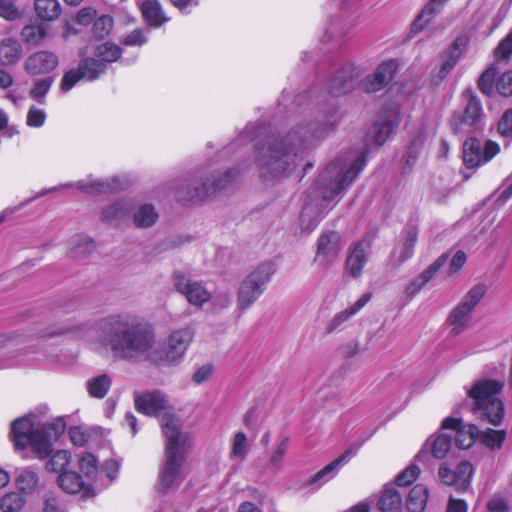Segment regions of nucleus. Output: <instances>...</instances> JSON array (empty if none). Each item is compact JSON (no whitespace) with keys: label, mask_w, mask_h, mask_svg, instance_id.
<instances>
[{"label":"nucleus","mask_w":512,"mask_h":512,"mask_svg":"<svg viewBox=\"0 0 512 512\" xmlns=\"http://www.w3.org/2000/svg\"><path fill=\"white\" fill-rule=\"evenodd\" d=\"M236 175L237 171L233 168L228 169L224 172H217L212 174L208 178V180H210L209 185L212 196L230 186L233 183Z\"/></svg>","instance_id":"40"},{"label":"nucleus","mask_w":512,"mask_h":512,"mask_svg":"<svg viewBox=\"0 0 512 512\" xmlns=\"http://www.w3.org/2000/svg\"><path fill=\"white\" fill-rule=\"evenodd\" d=\"M506 436V430H495L488 428L486 430L480 431L479 442L492 451H498L502 448Z\"/></svg>","instance_id":"36"},{"label":"nucleus","mask_w":512,"mask_h":512,"mask_svg":"<svg viewBox=\"0 0 512 512\" xmlns=\"http://www.w3.org/2000/svg\"><path fill=\"white\" fill-rule=\"evenodd\" d=\"M378 507L382 512H400L402 498L394 486H385L378 501Z\"/></svg>","instance_id":"31"},{"label":"nucleus","mask_w":512,"mask_h":512,"mask_svg":"<svg viewBox=\"0 0 512 512\" xmlns=\"http://www.w3.org/2000/svg\"><path fill=\"white\" fill-rule=\"evenodd\" d=\"M158 219V214L151 204L140 206L133 214V223L138 228H149L153 226Z\"/></svg>","instance_id":"38"},{"label":"nucleus","mask_w":512,"mask_h":512,"mask_svg":"<svg viewBox=\"0 0 512 512\" xmlns=\"http://www.w3.org/2000/svg\"><path fill=\"white\" fill-rule=\"evenodd\" d=\"M172 422L164 421L163 435L166 439L165 459L160 468L157 491L167 492L181 480V469L190 448L189 435L186 432H178Z\"/></svg>","instance_id":"4"},{"label":"nucleus","mask_w":512,"mask_h":512,"mask_svg":"<svg viewBox=\"0 0 512 512\" xmlns=\"http://www.w3.org/2000/svg\"><path fill=\"white\" fill-rule=\"evenodd\" d=\"M114 21L109 15H101L93 24V34L95 37L102 39L109 35L113 29Z\"/></svg>","instance_id":"48"},{"label":"nucleus","mask_w":512,"mask_h":512,"mask_svg":"<svg viewBox=\"0 0 512 512\" xmlns=\"http://www.w3.org/2000/svg\"><path fill=\"white\" fill-rule=\"evenodd\" d=\"M354 455L355 452L352 450H346L334 461L330 462L313 476H311L307 480V485L314 486L316 489L322 487L325 483L333 479L336 476L339 468L346 464L350 459H352Z\"/></svg>","instance_id":"21"},{"label":"nucleus","mask_w":512,"mask_h":512,"mask_svg":"<svg viewBox=\"0 0 512 512\" xmlns=\"http://www.w3.org/2000/svg\"><path fill=\"white\" fill-rule=\"evenodd\" d=\"M10 437L16 450L31 447L39 459L52 452V443L44 427H34L30 416H23L11 423Z\"/></svg>","instance_id":"6"},{"label":"nucleus","mask_w":512,"mask_h":512,"mask_svg":"<svg viewBox=\"0 0 512 512\" xmlns=\"http://www.w3.org/2000/svg\"><path fill=\"white\" fill-rule=\"evenodd\" d=\"M340 235L334 231L323 232L317 240L314 263L327 268L333 265L341 252Z\"/></svg>","instance_id":"12"},{"label":"nucleus","mask_w":512,"mask_h":512,"mask_svg":"<svg viewBox=\"0 0 512 512\" xmlns=\"http://www.w3.org/2000/svg\"><path fill=\"white\" fill-rule=\"evenodd\" d=\"M75 187L90 194L102 193L114 188L109 182L102 180L84 179L75 184Z\"/></svg>","instance_id":"47"},{"label":"nucleus","mask_w":512,"mask_h":512,"mask_svg":"<svg viewBox=\"0 0 512 512\" xmlns=\"http://www.w3.org/2000/svg\"><path fill=\"white\" fill-rule=\"evenodd\" d=\"M95 249L92 238L84 234L73 235L68 242V255L74 259H81Z\"/></svg>","instance_id":"26"},{"label":"nucleus","mask_w":512,"mask_h":512,"mask_svg":"<svg viewBox=\"0 0 512 512\" xmlns=\"http://www.w3.org/2000/svg\"><path fill=\"white\" fill-rule=\"evenodd\" d=\"M16 484L22 492L32 493L38 487L39 476L31 468L18 469L16 476Z\"/></svg>","instance_id":"39"},{"label":"nucleus","mask_w":512,"mask_h":512,"mask_svg":"<svg viewBox=\"0 0 512 512\" xmlns=\"http://www.w3.org/2000/svg\"><path fill=\"white\" fill-rule=\"evenodd\" d=\"M35 11L39 18L52 21L61 14V6L58 0H35Z\"/></svg>","instance_id":"37"},{"label":"nucleus","mask_w":512,"mask_h":512,"mask_svg":"<svg viewBox=\"0 0 512 512\" xmlns=\"http://www.w3.org/2000/svg\"><path fill=\"white\" fill-rule=\"evenodd\" d=\"M100 344L122 359L146 356L161 368L178 366L190 347L195 331L191 326L173 330L161 347L154 348L156 337L153 328L134 315H113L102 322Z\"/></svg>","instance_id":"1"},{"label":"nucleus","mask_w":512,"mask_h":512,"mask_svg":"<svg viewBox=\"0 0 512 512\" xmlns=\"http://www.w3.org/2000/svg\"><path fill=\"white\" fill-rule=\"evenodd\" d=\"M43 512H67V508L63 501L49 494L45 496Z\"/></svg>","instance_id":"63"},{"label":"nucleus","mask_w":512,"mask_h":512,"mask_svg":"<svg viewBox=\"0 0 512 512\" xmlns=\"http://www.w3.org/2000/svg\"><path fill=\"white\" fill-rule=\"evenodd\" d=\"M130 210V202L121 200L105 207L101 212V219L108 223L118 224L127 218Z\"/></svg>","instance_id":"30"},{"label":"nucleus","mask_w":512,"mask_h":512,"mask_svg":"<svg viewBox=\"0 0 512 512\" xmlns=\"http://www.w3.org/2000/svg\"><path fill=\"white\" fill-rule=\"evenodd\" d=\"M496 89L504 97L512 96V71L502 74L497 79Z\"/></svg>","instance_id":"60"},{"label":"nucleus","mask_w":512,"mask_h":512,"mask_svg":"<svg viewBox=\"0 0 512 512\" xmlns=\"http://www.w3.org/2000/svg\"><path fill=\"white\" fill-rule=\"evenodd\" d=\"M418 238V231L414 227H410L405 231L404 241L398 250L393 253V260L397 264H402L412 257Z\"/></svg>","instance_id":"28"},{"label":"nucleus","mask_w":512,"mask_h":512,"mask_svg":"<svg viewBox=\"0 0 512 512\" xmlns=\"http://www.w3.org/2000/svg\"><path fill=\"white\" fill-rule=\"evenodd\" d=\"M443 429H455V441L459 448H470L476 439H479V429L473 424L461 425L459 418L447 417L442 421Z\"/></svg>","instance_id":"18"},{"label":"nucleus","mask_w":512,"mask_h":512,"mask_svg":"<svg viewBox=\"0 0 512 512\" xmlns=\"http://www.w3.org/2000/svg\"><path fill=\"white\" fill-rule=\"evenodd\" d=\"M448 259L447 254L439 256L431 265H429L421 274L422 280L426 283L430 282L441 267L446 263Z\"/></svg>","instance_id":"58"},{"label":"nucleus","mask_w":512,"mask_h":512,"mask_svg":"<svg viewBox=\"0 0 512 512\" xmlns=\"http://www.w3.org/2000/svg\"><path fill=\"white\" fill-rule=\"evenodd\" d=\"M135 407L145 415L159 417L162 430L164 421H167L172 422L178 432H184L180 419L173 412L169 399L163 392L156 390L136 396Z\"/></svg>","instance_id":"9"},{"label":"nucleus","mask_w":512,"mask_h":512,"mask_svg":"<svg viewBox=\"0 0 512 512\" xmlns=\"http://www.w3.org/2000/svg\"><path fill=\"white\" fill-rule=\"evenodd\" d=\"M111 384V377L107 374H101L90 378L86 383V387L91 397L102 399L109 392Z\"/></svg>","instance_id":"34"},{"label":"nucleus","mask_w":512,"mask_h":512,"mask_svg":"<svg viewBox=\"0 0 512 512\" xmlns=\"http://www.w3.org/2000/svg\"><path fill=\"white\" fill-rule=\"evenodd\" d=\"M58 64L59 58L54 52L41 50L27 57L24 68L30 75H41L53 71Z\"/></svg>","instance_id":"16"},{"label":"nucleus","mask_w":512,"mask_h":512,"mask_svg":"<svg viewBox=\"0 0 512 512\" xmlns=\"http://www.w3.org/2000/svg\"><path fill=\"white\" fill-rule=\"evenodd\" d=\"M78 463L80 471L87 480L95 481L99 473L96 457L91 453H84L80 456Z\"/></svg>","instance_id":"44"},{"label":"nucleus","mask_w":512,"mask_h":512,"mask_svg":"<svg viewBox=\"0 0 512 512\" xmlns=\"http://www.w3.org/2000/svg\"><path fill=\"white\" fill-rule=\"evenodd\" d=\"M71 462V454L66 450L55 452L46 463V470L53 473H67V466Z\"/></svg>","instance_id":"42"},{"label":"nucleus","mask_w":512,"mask_h":512,"mask_svg":"<svg viewBox=\"0 0 512 512\" xmlns=\"http://www.w3.org/2000/svg\"><path fill=\"white\" fill-rule=\"evenodd\" d=\"M498 131L504 137H512V109L505 111L502 115L498 123Z\"/></svg>","instance_id":"64"},{"label":"nucleus","mask_w":512,"mask_h":512,"mask_svg":"<svg viewBox=\"0 0 512 512\" xmlns=\"http://www.w3.org/2000/svg\"><path fill=\"white\" fill-rule=\"evenodd\" d=\"M214 372V367L212 364H204L196 368L195 372L192 375V381L197 384H203L208 381Z\"/></svg>","instance_id":"61"},{"label":"nucleus","mask_w":512,"mask_h":512,"mask_svg":"<svg viewBox=\"0 0 512 512\" xmlns=\"http://www.w3.org/2000/svg\"><path fill=\"white\" fill-rule=\"evenodd\" d=\"M23 504L22 497L16 492L8 493L0 499V509L3 512H17Z\"/></svg>","instance_id":"49"},{"label":"nucleus","mask_w":512,"mask_h":512,"mask_svg":"<svg viewBox=\"0 0 512 512\" xmlns=\"http://www.w3.org/2000/svg\"><path fill=\"white\" fill-rule=\"evenodd\" d=\"M0 17L15 21L21 17V13L11 0H0Z\"/></svg>","instance_id":"53"},{"label":"nucleus","mask_w":512,"mask_h":512,"mask_svg":"<svg viewBox=\"0 0 512 512\" xmlns=\"http://www.w3.org/2000/svg\"><path fill=\"white\" fill-rule=\"evenodd\" d=\"M46 121V113L43 109L32 106L27 113L26 123L29 127L39 128Z\"/></svg>","instance_id":"54"},{"label":"nucleus","mask_w":512,"mask_h":512,"mask_svg":"<svg viewBox=\"0 0 512 512\" xmlns=\"http://www.w3.org/2000/svg\"><path fill=\"white\" fill-rule=\"evenodd\" d=\"M419 473V468L415 465H412L406 468L402 473L398 475V477L396 478V484L398 486L410 485L414 480H416Z\"/></svg>","instance_id":"62"},{"label":"nucleus","mask_w":512,"mask_h":512,"mask_svg":"<svg viewBox=\"0 0 512 512\" xmlns=\"http://www.w3.org/2000/svg\"><path fill=\"white\" fill-rule=\"evenodd\" d=\"M365 165L364 154H348L328 164L320 173L317 194L323 201L331 202L346 191Z\"/></svg>","instance_id":"3"},{"label":"nucleus","mask_w":512,"mask_h":512,"mask_svg":"<svg viewBox=\"0 0 512 512\" xmlns=\"http://www.w3.org/2000/svg\"><path fill=\"white\" fill-rule=\"evenodd\" d=\"M486 293L487 286L484 283L475 284L468 290L446 320L450 335L458 336L469 327L472 313Z\"/></svg>","instance_id":"8"},{"label":"nucleus","mask_w":512,"mask_h":512,"mask_svg":"<svg viewBox=\"0 0 512 512\" xmlns=\"http://www.w3.org/2000/svg\"><path fill=\"white\" fill-rule=\"evenodd\" d=\"M15 341V337L0 335V369L6 368L10 365L11 353L10 348Z\"/></svg>","instance_id":"51"},{"label":"nucleus","mask_w":512,"mask_h":512,"mask_svg":"<svg viewBox=\"0 0 512 512\" xmlns=\"http://www.w3.org/2000/svg\"><path fill=\"white\" fill-rule=\"evenodd\" d=\"M247 453V437L243 432L235 434L232 443V455L237 458H244Z\"/></svg>","instance_id":"57"},{"label":"nucleus","mask_w":512,"mask_h":512,"mask_svg":"<svg viewBox=\"0 0 512 512\" xmlns=\"http://www.w3.org/2000/svg\"><path fill=\"white\" fill-rule=\"evenodd\" d=\"M466 261L467 256L465 252H463L462 250L456 251L450 261V265L448 268V276L452 278L456 277L459 274L462 267L464 266V264L466 263Z\"/></svg>","instance_id":"56"},{"label":"nucleus","mask_w":512,"mask_h":512,"mask_svg":"<svg viewBox=\"0 0 512 512\" xmlns=\"http://www.w3.org/2000/svg\"><path fill=\"white\" fill-rule=\"evenodd\" d=\"M441 482L448 486H455L459 491H466L473 475V466L468 461H462L456 471H451L446 464L439 467L438 472Z\"/></svg>","instance_id":"13"},{"label":"nucleus","mask_w":512,"mask_h":512,"mask_svg":"<svg viewBox=\"0 0 512 512\" xmlns=\"http://www.w3.org/2000/svg\"><path fill=\"white\" fill-rule=\"evenodd\" d=\"M495 70L487 69L482 73L478 80V87L486 95H491L493 92Z\"/></svg>","instance_id":"59"},{"label":"nucleus","mask_w":512,"mask_h":512,"mask_svg":"<svg viewBox=\"0 0 512 512\" xmlns=\"http://www.w3.org/2000/svg\"><path fill=\"white\" fill-rule=\"evenodd\" d=\"M21 43L14 38H5L0 41V65L9 66L17 63L22 57Z\"/></svg>","instance_id":"24"},{"label":"nucleus","mask_w":512,"mask_h":512,"mask_svg":"<svg viewBox=\"0 0 512 512\" xmlns=\"http://www.w3.org/2000/svg\"><path fill=\"white\" fill-rule=\"evenodd\" d=\"M429 492L426 486H414L407 497L406 506L409 512H423L428 501Z\"/></svg>","instance_id":"32"},{"label":"nucleus","mask_w":512,"mask_h":512,"mask_svg":"<svg viewBox=\"0 0 512 512\" xmlns=\"http://www.w3.org/2000/svg\"><path fill=\"white\" fill-rule=\"evenodd\" d=\"M95 54L102 62H114L119 59L121 49L114 43L105 42L96 48Z\"/></svg>","instance_id":"46"},{"label":"nucleus","mask_w":512,"mask_h":512,"mask_svg":"<svg viewBox=\"0 0 512 512\" xmlns=\"http://www.w3.org/2000/svg\"><path fill=\"white\" fill-rule=\"evenodd\" d=\"M502 386L496 380H483L477 382L469 390V397L473 400L474 413L495 426L501 423L504 416L503 403L497 397Z\"/></svg>","instance_id":"5"},{"label":"nucleus","mask_w":512,"mask_h":512,"mask_svg":"<svg viewBox=\"0 0 512 512\" xmlns=\"http://www.w3.org/2000/svg\"><path fill=\"white\" fill-rule=\"evenodd\" d=\"M82 72L79 69H71L67 71L61 80L60 88L64 92H68L80 80L83 79Z\"/></svg>","instance_id":"55"},{"label":"nucleus","mask_w":512,"mask_h":512,"mask_svg":"<svg viewBox=\"0 0 512 512\" xmlns=\"http://www.w3.org/2000/svg\"><path fill=\"white\" fill-rule=\"evenodd\" d=\"M499 152V145L493 141H487L482 147L476 138L467 139L463 143V161L468 168H475L491 160Z\"/></svg>","instance_id":"11"},{"label":"nucleus","mask_w":512,"mask_h":512,"mask_svg":"<svg viewBox=\"0 0 512 512\" xmlns=\"http://www.w3.org/2000/svg\"><path fill=\"white\" fill-rule=\"evenodd\" d=\"M52 82L53 81L51 78H44L38 80L30 91V97L39 102L40 104H43L45 95L48 93L52 85Z\"/></svg>","instance_id":"50"},{"label":"nucleus","mask_w":512,"mask_h":512,"mask_svg":"<svg viewBox=\"0 0 512 512\" xmlns=\"http://www.w3.org/2000/svg\"><path fill=\"white\" fill-rule=\"evenodd\" d=\"M323 218L322 210L312 204H306L300 214V228L303 232L313 231Z\"/></svg>","instance_id":"33"},{"label":"nucleus","mask_w":512,"mask_h":512,"mask_svg":"<svg viewBox=\"0 0 512 512\" xmlns=\"http://www.w3.org/2000/svg\"><path fill=\"white\" fill-rule=\"evenodd\" d=\"M275 272V263L265 261L242 280L237 293V306L240 310H246L263 294Z\"/></svg>","instance_id":"7"},{"label":"nucleus","mask_w":512,"mask_h":512,"mask_svg":"<svg viewBox=\"0 0 512 512\" xmlns=\"http://www.w3.org/2000/svg\"><path fill=\"white\" fill-rule=\"evenodd\" d=\"M399 123L400 112L397 107H392L381 115L379 122L371 128L369 135L377 145H383Z\"/></svg>","instance_id":"17"},{"label":"nucleus","mask_w":512,"mask_h":512,"mask_svg":"<svg viewBox=\"0 0 512 512\" xmlns=\"http://www.w3.org/2000/svg\"><path fill=\"white\" fill-rule=\"evenodd\" d=\"M78 66L82 72V76L89 81L97 79L105 68L103 63L92 58L83 59Z\"/></svg>","instance_id":"45"},{"label":"nucleus","mask_w":512,"mask_h":512,"mask_svg":"<svg viewBox=\"0 0 512 512\" xmlns=\"http://www.w3.org/2000/svg\"><path fill=\"white\" fill-rule=\"evenodd\" d=\"M397 69L398 63L393 59L382 62L373 74L361 81L362 89L367 92L380 91L394 78Z\"/></svg>","instance_id":"14"},{"label":"nucleus","mask_w":512,"mask_h":512,"mask_svg":"<svg viewBox=\"0 0 512 512\" xmlns=\"http://www.w3.org/2000/svg\"><path fill=\"white\" fill-rule=\"evenodd\" d=\"M59 487L69 494H75L83 491L85 497L93 496L91 484L82 480L81 476L76 472L69 471L61 473L57 479Z\"/></svg>","instance_id":"22"},{"label":"nucleus","mask_w":512,"mask_h":512,"mask_svg":"<svg viewBox=\"0 0 512 512\" xmlns=\"http://www.w3.org/2000/svg\"><path fill=\"white\" fill-rule=\"evenodd\" d=\"M371 294H363L354 304L335 313L326 323L325 332L327 334H334L343 331L350 319L356 315L364 306L370 301Z\"/></svg>","instance_id":"15"},{"label":"nucleus","mask_w":512,"mask_h":512,"mask_svg":"<svg viewBox=\"0 0 512 512\" xmlns=\"http://www.w3.org/2000/svg\"><path fill=\"white\" fill-rule=\"evenodd\" d=\"M78 329L76 326L68 322H57L53 323L39 331V337L43 339H50L62 335H67L76 332Z\"/></svg>","instance_id":"43"},{"label":"nucleus","mask_w":512,"mask_h":512,"mask_svg":"<svg viewBox=\"0 0 512 512\" xmlns=\"http://www.w3.org/2000/svg\"><path fill=\"white\" fill-rule=\"evenodd\" d=\"M354 71V67L350 65L337 72L328 83V92L333 96H340L352 90Z\"/></svg>","instance_id":"23"},{"label":"nucleus","mask_w":512,"mask_h":512,"mask_svg":"<svg viewBox=\"0 0 512 512\" xmlns=\"http://www.w3.org/2000/svg\"><path fill=\"white\" fill-rule=\"evenodd\" d=\"M322 135L317 123H307L293 127L283 137L269 139L257 157L261 178L272 180L294 170L299 153Z\"/></svg>","instance_id":"2"},{"label":"nucleus","mask_w":512,"mask_h":512,"mask_svg":"<svg viewBox=\"0 0 512 512\" xmlns=\"http://www.w3.org/2000/svg\"><path fill=\"white\" fill-rule=\"evenodd\" d=\"M467 104L464 109L461 123L468 126H475L483 116L481 101L472 93L466 92Z\"/></svg>","instance_id":"29"},{"label":"nucleus","mask_w":512,"mask_h":512,"mask_svg":"<svg viewBox=\"0 0 512 512\" xmlns=\"http://www.w3.org/2000/svg\"><path fill=\"white\" fill-rule=\"evenodd\" d=\"M426 445L430 447L433 457L443 459L451 449L452 437L446 433H439L429 438Z\"/></svg>","instance_id":"35"},{"label":"nucleus","mask_w":512,"mask_h":512,"mask_svg":"<svg viewBox=\"0 0 512 512\" xmlns=\"http://www.w3.org/2000/svg\"><path fill=\"white\" fill-rule=\"evenodd\" d=\"M141 12L146 23L152 27L158 28L168 21L158 0H145L141 4Z\"/></svg>","instance_id":"25"},{"label":"nucleus","mask_w":512,"mask_h":512,"mask_svg":"<svg viewBox=\"0 0 512 512\" xmlns=\"http://www.w3.org/2000/svg\"><path fill=\"white\" fill-rule=\"evenodd\" d=\"M512 55V33H509L495 49L497 62H507Z\"/></svg>","instance_id":"52"},{"label":"nucleus","mask_w":512,"mask_h":512,"mask_svg":"<svg viewBox=\"0 0 512 512\" xmlns=\"http://www.w3.org/2000/svg\"><path fill=\"white\" fill-rule=\"evenodd\" d=\"M210 180L194 178L184 183L177 192V197L183 202H201L212 196Z\"/></svg>","instance_id":"19"},{"label":"nucleus","mask_w":512,"mask_h":512,"mask_svg":"<svg viewBox=\"0 0 512 512\" xmlns=\"http://www.w3.org/2000/svg\"><path fill=\"white\" fill-rule=\"evenodd\" d=\"M49 28L45 23H31L22 28L20 36L26 44L37 46L48 37Z\"/></svg>","instance_id":"27"},{"label":"nucleus","mask_w":512,"mask_h":512,"mask_svg":"<svg viewBox=\"0 0 512 512\" xmlns=\"http://www.w3.org/2000/svg\"><path fill=\"white\" fill-rule=\"evenodd\" d=\"M370 244L363 240L354 244L348 253L345 269L354 278L362 275L363 269L368 262Z\"/></svg>","instance_id":"20"},{"label":"nucleus","mask_w":512,"mask_h":512,"mask_svg":"<svg viewBox=\"0 0 512 512\" xmlns=\"http://www.w3.org/2000/svg\"><path fill=\"white\" fill-rule=\"evenodd\" d=\"M172 281L175 290L194 307L202 308L212 299L210 291L202 281L194 280L182 271H174Z\"/></svg>","instance_id":"10"},{"label":"nucleus","mask_w":512,"mask_h":512,"mask_svg":"<svg viewBox=\"0 0 512 512\" xmlns=\"http://www.w3.org/2000/svg\"><path fill=\"white\" fill-rule=\"evenodd\" d=\"M447 0H431L413 22L414 30H422L442 8Z\"/></svg>","instance_id":"41"}]
</instances>
